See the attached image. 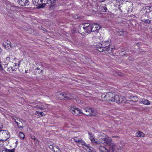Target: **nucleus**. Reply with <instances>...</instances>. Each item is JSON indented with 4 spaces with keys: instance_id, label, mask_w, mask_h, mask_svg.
I'll return each mask as SVG.
<instances>
[{
    "instance_id": "nucleus-1",
    "label": "nucleus",
    "mask_w": 152,
    "mask_h": 152,
    "mask_svg": "<svg viewBox=\"0 0 152 152\" xmlns=\"http://www.w3.org/2000/svg\"><path fill=\"white\" fill-rule=\"evenodd\" d=\"M70 107L69 108V111L75 115L80 116L83 114L81 110L78 108L71 107Z\"/></svg>"
},
{
    "instance_id": "nucleus-2",
    "label": "nucleus",
    "mask_w": 152,
    "mask_h": 152,
    "mask_svg": "<svg viewBox=\"0 0 152 152\" xmlns=\"http://www.w3.org/2000/svg\"><path fill=\"white\" fill-rule=\"evenodd\" d=\"M60 95L63 96L62 99L64 100L73 99H76L75 96L74 95H71L69 94L62 92L60 94Z\"/></svg>"
},
{
    "instance_id": "nucleus-3",
    "label": "nucleus",
    "mask_w": 152,
    "mask_h": 152,
    "mask_svg": "<svg viewBox=\"0 0 152 152\" xmlns=\"http://www.w3.org/2000/svg\"><path fill=\"white\" fill-rule=\"evenodd\" d=\"M82 25L83 26V28L85 32L89 34L92 32V23H83Z\"/></svg>"
},
{
    "instance_id": "nucleus-4",
    "label": "nucleus",
    "mask_w": 152,
    "mask_h": 152,
    "mask_svg": "<svg viewBox=\"0 0 152 152\" xmlns=\"http://www.w3.org/2000/svg\"><path fill=\"white\" fill-rule=\"evenodd\" d=\"M85 110L86 113L84 114L86 115L92 116L93 115V113L94 112V110L93 109L92 107L89 108H85L84 109Z\"/></svg>"
},
{
    "instance_id": "nucleus-5",
    "label": "nucleus",
    "mask_w": 152,
    "mask_h": 152,
    "mask_svg": "<svg viewBox=\"0 0 152 152\" xmlns=\"http://www.w3.org/2000/svg\"><path fill=\"white\" fill-rule=\"evenodd\" d=\"M18 4L22 6H28L30 2L28 0H17Z\"/></svg>"
},
{
    "instance_id": "nucleus-6",
    "label": "nucleus",
    "mask_w": 152,
    "mask_h": 152,
    "mask_svg": "<svg viewBox=\"0 0 152 152\" xmlns=\"http://www.w3.org/2000/svg\"><path fill=\"white\" fill-rule=\"evenodd\" d=\"M113 93L109 92L106 93V95L104 96V98L105 100L111 102V100L113 99Z\"/></svg>"
},
{
    "instance_id": "nucleus-7",
    "label": "nucleus",
    "mask_w": 152,
    "mask_h": 152,
    "mask_svg": "<svg viewBox=\"0 0 152 152\" xmlns=\"http://www.w3.org/2000/svg\"><path fill=\"white\" fill-rule=\"evenodd\" d=\"M2 132V134H3L6 137V139H1L0 140V141H2L3 142L6 141L10 137V133L9 132L7 131L4 130H0V133L1 132Z\"/></svg>"
},
{
    "instance_id": "nucleus-8",
    "label": "nucleus",
    "mask_w": 152,
    "mask_h": 152,
    "mask_svg": "<svg viewBox=\"0 0 152 152\" xmlns=\"http://www.w3.org/2000/svg\"><path fill=\"white\" fill-rule=\"evenodd\" d=\"M92 32L96 31L98 32V30L100 28L101 26L97 23L92 24Z\"/></svg>"
},
{
    "instance_id": "nucleus-9",
    "label": "nucleus",
    "mask_w": 152,
    "mask_h": 152,
    "mask_svg": "<svg viewBox=\"0 0 152 152\" xmlns=\"http://www.w3.org/2000/svg\"><path fill=\"white\" fill-rule=\"evenodd\" d=\"M148 18V16L143 15L141 18V21L145 23H150L151 22V20H149Z\"/></svg>"
},
{
    "instance_id": "nucleus-10",
    "label": "nucleus",
    "mask_w": 152,
    "mask_h": 152,
    "mask_svg": "<svg viewBox=\"0 0 152 152\" xmlns=\"http://www.w3.org/2000/svg\"><path fill=\"white\" fill-rule=\"evenodd\" d=\"M74 140L75 142L79 144L81 143L82 145L87 146V145L86 144V143L81 139L75 137L74 138Z\"/></svg>"
},
{
    "instance_id": "nucleus-11",
    "label": "nucleus",
    "mask_w": 152,
    "mask_h": 152,
    "mask_svg": "<svg viewBox=\"0 0 152 152\" xmlns=\"http://www.w3.org/2000/svg\"><path fill=\"white\" fill-rule=\"evenodd\" d=\"M104 141V142L103 143V144L109 146L113 143L111 142V139L109 138H105Z\"/></svg>"
},
{
    "instance_id": "nucleus-12",
    "label": "nucleus",
    "mask_w": 152,
    "mask_h": 152,
    "mask_svg": "<svg viewBox=\"0 0 152 152\" xmlns=\"http://www.w3.org/2000/svg\"><path fill=\"white\" fill-rule=\"evenodd\" d=\"M3 45L5 48L7 49H8L9 47L10 46V48H12V46L11 45V42L8 40H7L5 43L4 42L3 43Z\"/></svg>"
},
{
    "instance_id": "nucleus-13",
    "label": "nucleus",
    "mask_w": 152,
    "mask_h": 152,
    "mask_svg": "<svg viewBox=\"0 0 152 152\" xmlns=\"http://www.w3.org/2000/svg\"><path fill=\"white\" fill-rule=\"evenodd\" d=\"M117 32L119 36H124L126 35L127 34V32L126 31H124L122 29H118L117 30Z\"/></svg>"
},
{
    "instance_id": "nucleus-14",
    "label": "nucleus",
    "mask_w": 152,
    "mask_h": 152,
    "mask_svg": "<svg viewBox=\"0 0 152 152\" xmlns=\"http://www.w3.org/2000/svg\"><path fill=\"white\" fill-rule=\"evenodd\" d=\"M140 102L146 105H148L150 104V102L148 100L145 99H142L140 100Z\"/></svg>"
},
{
    "instance_id": "nucleus-15",
    "label": "nucleus",
    "mask_w": 152,
    "mask_h": 152,
    "mask_svg": "<svg viewBox=\"0 0 152 152\" xmlns=\"http://www.w3.org/2000/svg\"><path fill=\"white\" fill-rule=\"evenodd\" d=\"M119 97L118 95H115L113 96V99L111 100V102H115L117 103H120L119 101Z\"/></svg>"
},
{
    "instance_id": "nucleus-16",
    "label": "nucleus",
    "mask_w": 152,
    "mask_h": 152,
    "mask_svg": "<svg viewBox=\"0 0 152 152\" xmlns=\"http://www.w3.org/2000/svg\"><path fill=\"white\" fill-rule=\"evenodd\" d=\"M110 150L112 152L114 151L116 149H117V146L113 143L109 146Z\"/></svg>"
},
{
    "instance_id": "nucleus-17",
    "label": "nucleus",
    "mask_w": 152,
    "mask_h": 152,
    "mask_svg": "<svg viewBox=\"0 0 152 152\" xmlns=\"http://www.w3.org/2000/svg\"><path fill=\"white\" fill-rule=\"evenodd\" d=\"M135 135L137 137H145V134L142 132L141 131H138L136 133Z\"/></svg>"
},
{
    "instance_id": "nucleus-18",
    "label": "nucleus",
    "mask_w": 152,
    "mask_h": 152,
    "mask_svg": "<svg viewBox=\"0 0 152 152\" xmlns=\"http://www.w3.org/2000/svg\"><path fill=\"white\" fill-rule=\"evenodd\" d=\"M12 67H8L7 66H5L3 70L5 72L7 73L11 72H12Z\"/></svg>"
},
{
    "instance_id": "nucleus-19",
    "label": "nucleus",
    "mask_w": 152,
    "mask_h": 152,
    "mask_svg": "<svg viewBox=\"0 0 152 152\" xmlns=\"http://www.w3.org/2000/svg\"><path fill=\"white\" fill-rule=\"evenodd\" d=\"M145 10L146 12H149L152 11V7L150 6H146L145 7Z\"/></svg>"
},
{
    "instance_id": "nucleus-20",
    "label": "nucleus",
    "mask_w": 152,
    "mask_h": 152,
    "mask_svg": "<svg viewBox=\"0 0 152 152\" xmlns=\"http://www.w3.org/2000/svg\"><path fill=\"white\" fill-rule=\"evenodd\" d=\"M43 0H33L34 4L36 6L38 4H40V3H42Z\"/></svg>"
},
{
    "instance_id": "nucleus-21",
    "label": "nucleus",
    "mask_w": 152,
    "mask_h": 152,
    "mask_svg": "<svg viewBox=\"0 0 152 152\" xmlns=\"http://www.w3.org/2000/svg\"><path fill=\"white\" fill-rule=\"evenodd\" d=\"M35 114L37 115H38L39 116H43L45 115V114L42 112H39V111H36L35 113Z\"/></svg>"
},
{
    "instance_id": "nucleus-22",
    "label": "nucleus",
    "mask_w": 152,
    "mask_h": 152,
    "mask_svg": "<svg viewBox=\"0 0 152 152\" xmlns=\"http://www.w3.org/2000/svg\"><path fill=\"white\" fill-rule=\"evenodd\" d=\"M119 101L120 103H118V104H120L121 103H123L125 102L126 101L125 98L121 96H120L119 97Z\"/></svg>"
},
{
    "instance_id": "nucleus-23",
    "label": "nucleus",
    "mask_w": 152,
    "mask_h": 152,
    "mask_svg": "<svg viewBox=\"0 0 152 152\" xmlns=\"http://www.w3.org/2000/svg\"><path fill=\"white\" fill-rule=\"evenodd\" d=\"M35 108L37 110H43L45 109V106L43 105H42L40 106H39L38 105H37L36 106Z\"/></svg>"
},
{
    "instance_id": "nucleus-24",
    "label": "nucleus",
    "mask_w": 152,
    "mask_h": 152,
    "mask_svg": "<svg viewBox=\"0 0 152 152\" xmlns=\"http://www.w3.org/2000/svg\"><path fill=\"white\" fill-rule=\"evenodd\" d=\"M111 42V40L109 39L108 40L106 41L105 42H104L102 44L103 45H105V46H109Z\"/></svg>"
},
{
    "instance_id": "nucleus-25",
    "label": "nucleus",
    "mask_w": 152,
    "mask_h": 152,
    "mask_svg": "<svg viewBox=\"0 0 152 152\" xmlns=\"http://www.w3.org/2000/svg\"><path fill=\"white\" fill-rule=\"evenodd\" d=\"M138 100V99L137 96H133L132 98L131 101L133 102H137Z\"/></svg>"
},
{
    "instance_id": "nucleus-26",
    "label": "nucleus",
    "mask_w": 152,
    "mask_h": 152,
    "mask_svg": "<svg viewBox=\"0 0 152 152\" xmlns=\"http://www.w3.org/2000/svg\"><path fill=\"white\" fill-rule=\"evenodd\" d=\"M19 136L20 138L22 140H24L25 138V135L22 132H19Z\"/></svg>"
},
{
    "instance_id": "nucleus-27",
    "label": "nucleus",
    "mask_w": 152,
    "mask_h": 152,
    "mask_svg": "<svg viewBox=\"0 0 152 152\" xmlns=\"http://www.w3.org/2000/svg\"><path fill=\"white\" fill-rule=\"evenodd\" d=\"M53 151L54 152H60L61 151L58 146H55Z\"/></svg>"
},
{
    "instance_id": "nucleus-28",
    "label": "nucleus",
    "mask_w": 152,
    "mask_h": 152,
    "mask_svg": "<svg viewBox=\"0 0 152 152\" xmlns=\"http://www.w3.org/2000/svg\"><path fill=\"white\" fill-rule=\"evenodd\" d=\"M40 4H39L38 5V6H39L40 8H43L46 5L45 3H40Z\"/></svg>"
},
{
    "instance_id": "nucleus-29",
    "label": "nucleus",
    "mask_w": 152,
    "mask_h": 152,
    "mask_svg": "<svg viewBox=\"0 0 152 152\" xmlns=\"http://www.w3.org/2000/svg\"><path fill=\"white\" fill-rule=\"evenodd\" d=\"M104 47L103 48L105 51H109V50H110V48L109 47V46H105V45H104Z\"/></svg>"
},
{
    "instance_id": "nucleus-30",
    "label": "nucleus",
    "mask_w": 152,
    "mask_h": 152,
    "mask_svg": "<svg viewBox=\"0 0 152 152\" xmlns=\"http://www.w3.org/2000/svg\"><path fill=\"white\" fill-rule=\"evenodd\" d=\"M57 5L55 4L52 5H51L50 6V8L51 10L52 9H54L55 8L57 7Z\"/></svg>"
},
{
    "instance_id": "nucleus-31",
    "label": "nucleus",
    "mask_w": 152,
    "mask_h": 152,
    "mask_svg": "<svg viewBox=\"0 0 152 152\" xmlns=\"http://www.w3.org/2000/svg\"><path fill=\"white\" fill-rule=\"evenodd\" d=\"M73 17L75 19H79V20H81V18L80 17H79L77 15H74Z\"/></svg>"
},
{
    "instance_id": "nucleus-32",
    "label": "nucleus",
    "mask_w": 152,
    "mask_h": 152,
    "mask_svg": "<svg viewBox=\"0 0 152 152\" xmlns=\"http://www.w3.org/2000/svg\"><path fill=\"white\" fill-rule=\"evenodd\" d=\"M58 0H48V2L50 1L51 4H53L55 3Z\"/></svg>"
},
{
    "instance_id": "nucleus-33",
    "label": "nucleus",
    "mask_w": 152,
    "mask_h": 152,
    "mask_svg": "<svg viewBox=\"0 0 152 152\" xmlns=\"http://www.w3.org/2000/svg\"><path fill=\"white\" fill-rule=\"evenodd\" d=\"M104 47V46L103 47V48H100L98 49H97L98 51H100V52H102V51H104L105 50L104 48H103Z\"/></svg>"
},
{
    "instance_id": "nucleus-34",
    "label": "nucleus",
    "mask_w": 152,
    "mask_h": 152,
    "mask_svg": "<svg viewBox=\"0 0 152 152\" xmlns=\"http://www.w3.org/2000/svg\"><path fill=\"white\" fill-rule=\"evenodd\" d=\"M91 141L92 142H93V143L95 142L97 144H99V142H98L97 141H96L95 140L94 138V139H92V140H91Z\"/></svg>"
},
{
    "instance_id": "nucleus-35",
    "label": "nucleus",
    "mask_w": 152,
    "mask_h": 152,
    "mask_svg": "<svg viewBox=\"0 0 152 152\" xmlns=\"http://www.w3.org/2000/svg\"><path fill=\"white\" fill-rule=\"evenodd\" d=\"M56 145H50L49 146V148L51 149L53 151L54 149L55 148V146Z\"/></svg>"
},
{
    "instance_id": "nucleus-36",
    "label": "nucleus",
    "mask_w": 152,
    "mask_h": 152,
    "mask_svg": "<svg viewBox=\"0 0 152 152\" xmlns=\"http://www.w3.org/2000/svg\"><path fill=\"white\" fill-rule=\"evenodd\" d=\"M102 44H101L100 45H97L96 48L97 49L100 48H103V47L104 46Z\"/></svg>"
},
{
    "instance_id": "nucleus-37",
    "label": "nucleus",
    "mask_w": 152,
    "mask_h": 152,
    "mask_svg": "<svg viewBox=\"0 0 152 152\" xmlns=\"http://www.w3.org/2000/svg\"><path fill=\"white\" fill-rule=\"evenodd\" d=\"M88 134L90 135L89 139L91 141L92 140V139L94 138L92 134H91L89 132L88 133Z\"/></svg>"
},
{
    "instance_id": "nucleus-38",
    "label": "nucleus",
    "mask_w": 152,
    "mask_h": 152,
    "mask_svg": "<svg viewBox=\"0 0 152 152\" xmlns=\"http://www.w3.org/2000/svg\"><path fill=\"white\" fill-rule=\"evenodd\" d=\"M15 151V149L14 148L12 149H8L7 151L8 152H14Z\"/></svg>"
},
{
    "instance_id": "nucleus-39",
    "label": "nucleus",
    "mask_w": 152,
    "mask_h": 152,
    "mask_svg": "<svg viewBox=\"0 0 152 152\" xmlns=\"http://www.w3.org/2000/svg\"><path fill=\"white\" fill-rule=\"evenodd\" d=\"M123 148V146L122 145H121V146H119V147H118V146H117V149L118 150H121Z\"/></svg>"
},
{
    "instance_id": "nucleus-40",
    "label": "nucleus",
    "mask_w": 152,
    "mask_h": 152,
    "mask_svg": "<svg viewBox=\"0 0 152 152\" xmlns=\"http://www.w3.org/2000/svg\"><path fill=\"white\" fill-rule=\"evenodd\" d=\"M1 152H8L7 151V149L5 148L4 150H2Z\"/></svg>"
},
{
    "instance_id": "nucleus-41",
    "label": "nucleus",
    "mask_w": 152,
    "mask_h": 152,
    "mask_svg": "<svg viewBox=\"0 0 152 152\" xmlns=\"http://www.w3.org/2000/svg\"><path fill=\"white\" fill-rule=\"evenodd\" d=\"M20 124V123H18V125L17 126H18V128H23V126H20V125H19Z\"/></svg>"
},
{
    "instance_id": "nucleus-42",
    "label": "nucleus",
    "mask_w": 152,
    "mask_h": 152,
    "mask_svg": "<svg viewBox=\"0 0 152 152\" xmlns=\"http://www.w3.org/2000/svg\"><path fill=\"white\" fill-rule=\"evenodd\" d=\"M100 148L101 149H103H103H105L106 150H107V149L105 147H103V146H100Z\"/></svg>"
},
{
    "instance_id": "nucleus-43",
    "label": "nucleus",
    "mask_w": 152,
    "mask_h": 152,
    "mask_svg": "<svg viewBox=\"0 0 152 152\" xmlns=\"http://www.w3.org/2000/svg\"><path fill=\"white\" fill-rule=\"evenodd\" d=\"M10 58L9 57H7L6 58V61H7V62H9L10 61Z\"/></svg>"
},
{
    "instance_id": "nucleus-44",
    "label": "nucleus",
    "mask_w": 152,
    "mask_h": 152,
    "mask_svg": "<svg viewBox=\"0 0 152 152\" xmlns=\"http://www.w3.org/2000/svg\"><path fill=\"white\" fill-rule=\"evenodd\" d=\"M86 60H88V62H90L91 61V59L88 58H86Z\"/></svg>"
},
{
    "instance_id": "nucleus-45",
    "label": "nucleus",
    "mask_w": 152,
    "mask_h": 152,
    "mask_svg": "<svg viewBox=\"0 0 152 152\" xmlns=\"http://www.w3.org/2000/svg\"><path fill=\"white\" fill-rule=\"evenodd\" d=\"M4 68H3L2 66H1V64H0V70H3Z\"/></svg>"
},
{
    "instance_id": "nucleus-46",
    "label": "nucleus",
    "mask_w": 152,
    "mask_h": 152,
    "mask_svg": "<svg viewBox=\"0 0 152 152\" xmlns=\"http://www.w3.org/2000/svg\"><path fill=\"white\" fill-rule=\"evenodd\" d=\"M31 138L34 140L36 138H35V136H31Z\"/></svg>"
},
{
    "instance_id": "nucleus-47",
    "label": "nucleus",
    "mask_w": 152,
    "mask_h": 152,
    "mask_svg": "<svg viewBox=\"0 0 152 152\" xmlns=\"http://www.w3.org/2000/svg\"><path fill=\"white\" fill-rule=\"evenodd\" d=\"M19 121L20 122H21L22 123V121H23V122H24V121L22 119H20L19 120Z\"/></svg>"
},
{
    "instance_id": "nucleus-48",
    "label": "nucleus",
    "mask_w": 152,
    "mask_h": 152,
    "mask_svg": "<svg viewBox=\"0 0 152 152\" xmlns=\"http://www.w3.org/2000/svg\"><path fill=\"white\" fill-rule=\"evenodd\" d=\"M99 1L100 2H103L105 1V0H99Z\"/></svg>"
},
{
    "instance_id": "nucleus-49",
    "label": "nucleus",
    "mask_w": 152,
    "mask_h": 152,
    "mask_svg": "<svg viewBox=\"0 0 152 152\" xmlns=\"http://www.w3.org/2000/svg\"><path fill=\"white\" fill-rule=\"evenodd\" d=\"M34 141L36 142H38V140L36 138H35L34 140Z\"/></svg>"
},
{
    "instance_id": "nucleus-50",
    "label": "nucleus",
    "mask_w": 152,
    "mask_h": 152,
    "mask_svg": "<svg viewBox=\"0 0 152 152\" xmlns=\"http://www.w3.org/2000/svg\"><path fill=\"white\" fill-rule=\"evenodd\" d=\"M11 70H12V72H13V71H14V70H15V69H14L12 67V69H11Z\"/></svg>"
},
{
    "instance_id": "nucleus-51",
    "label": "nucleus",
    "mask_w": 152,
    "mask_h": 152,
    "mask_svg": "<svg viewBox=\"0 0 152 152\" xmlns=\"http://www.w3.org/2000/svg\"><path fill=\"white\" fill-rule=\"evenodd\" d=\"M37 70H41V69H40V68H39L38 67H37Z\"/></svg>"
},
{
    "instance_id": "nucleus-52",
    "label": "nucleus",
    "mask_w": 152,
    "mask_h": 152,
    "mask_svg": "<svg viewBox=\"0 0 152 152\" xmlns=\"http://www.w3.org/2000/svg\"><path fill=\"white\" fill-rule=\"evenodd\" d=\"M15 123L17 124V126H18V122L16 121L15 120Z\"/></svg>"
},
{
    "instance_id": "nucleus-53",
    "label": "nucleus",
    "mask_w": 152,
    "mask_h": 152,
    "mask_svg": "<svg viewBox=\"0 0 152 152\" xmlns=\"http://www.w3.org/2000/svg\"><path fill=\"white\" fill-rule=\"evenodd\" d=\"M15 143L16 144V145H17L18 143V142L17 141Z\"/></svg>"
},
{
    "instance_id": "nucleus-54",
    "label": "nucleus",
    "mask_w": 152,
    "mask_h": 152,
    "mask_svg": "<svg viewBox=\"0 0 152 152\" xmlns=\"http://www.w3.org/2000/svg\"><path fill=\"white\" fill-rule=\"evenodd\" d=\"M43 30L44 31H46V29L45 28H44V29H43Z\"/></svg>"
},
{
    "instance_id": "nucleus-55",
    "label": "nucleus",
    "mask_w": 152,
    "mask_h": 152,
    "mask_svg": "<svg viewBox=\"0 0 152 152\" xmlns=\"http://www.w3.org/2000/svg\"><path fill=\"white\" fill-rule=\"evenodd\" d=\"M15 66H16L17 64L16 63H15Z\"/></svg>"
},
{
    "instance_id": "nucleus-56",
    "label": "nucleus",
    "mask_w": 152,
    "mask_h": 152,
    "mask_svg": "<svg viewBox=\"0 0 152 152\" xmlns=\"http://www.w3.org/2000/svg\"><path fill=\"white\" fill-rule=\"evenodd\" d=\"M20 65V64H18V66H19Z\"/></svg>"
},
{
    "instance_id": "nucleus-57",
    "label": "nucleus",
    "mask_w": 152,
    "mask_h": 152,
    "mask_svg": "<svg viewBox=\"0 0 152 152\" xmlns=\"http://www.w3.org/2000/svg\"><path fill=\"white\" fill-rule=\"evenodd\" d=\"M15 7H16V8H18V7H16V6H15Z\"/></svg>"
},
{
    "instance_id": "nucleus-58",
    "label": "nucleus",
    "mask_w": 152,
    "mask_h": 152,
    "mask_svg": "<svg viewBox=\"0 0 152 152\" xmlns=\"http://www.w3.org/2000/svg\"><path fill=\"white\" fill-rule=\"evenodd\" d=\"M62 97H61V98H62V97H63L62 96H61Z\"/></svg>"
}]
</instances>
